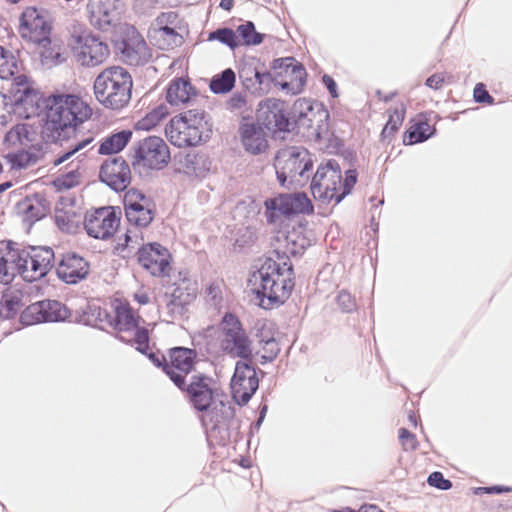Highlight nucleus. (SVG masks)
<instances>
[{
	"label": "nucleus",
	"instance_id": "1",
	"mask_svg": "<svg viewBox=\"0 0 512 512\" xmlns=\"http://www.w3.org/2000/svg\"><path fill=\"white\" fill-rule=\"evenodd\" d=\"M41 136L46 143L68 142L77 135L78 126L91 117L90 107L78 96L53 93L43 99Z\"/></svg>",
	"mask_w": 512,
	"mask_h": 512
},
{
	"label": "nucleus",
	"instance_id": "2",
	"mask_svg": "<svg viewBox=\"0 0 512 512\" xmlns=\"http://www.w3.org/2000/svg\"><path fill=\"white\" fill-rule=\"evenodd\" d=\"M272 255L265 258L249 279L253 294L265 309L283 304L295 285L294 268L287 250L274 249Z\"/></svg>",
	"mask_w": 512,
	"mask_h": 512
},
{
	"label": "nucleus",
	"instance_id": "3",
	"mask_svg": "<svg viewBox=\"0 0 512 512\" xmlns=\"http://www.w3.org/2000/svg\"><path fill=\"white\" fill-rule=\"evenodd\" d=\"M132 86L129 72L123 67L112 66L96 77L94 94L106 108L119 110L129 103Z\"/></svg>",
	"mask_w": 512,
	"mask_h": 512
},
{
	"label": "nucleus",
	"instance_id": "4",
	"mask_svg": "<svg viewBox=\"0 0 512 512\" xmlns=\"http://www.w3.org/2000/svg\"><path fill=\"white\" fill-rule=\"evenodd\" d=\"M274 167L280 186L296 189L308 183L313 169V160L307 149L291 147L277 153Z\"/></svg>",
	"mask_w": 512,
	"mask_h": 512
},
{
	"label": "nucleus",
	"instance_id": "5",
	"mask_svg": "<svg viewBox=\"0 0 512 512\" xmlns=\"http://www.w3.org/2000/svg\"><path fill=\"white\" fill-rule=\"evenodd\" d=\"M297 133H307L316 139H323L329 133V112L316 100L298 99L293 104Z\"/></svg>",
	"mask_w": 512,
	"mask_h": 512
},
{
	"label": "nucleus",
	"instance_id": "6",
	"mask_svg": "<svg viewBox=\"0 0 512 512\" xmlns=\"http://www.w3.org/2000/svg\"><path fill=\"white\" fill-rule=\"evenodd\" d=\"M220 331V348L224 354L240 360L253 359L252 340L236 315L225 313L220 322Z\"/></svg>",
	"mask_w": 512,
	"mask_h": 512
},
{
	"label": "nucleus",
	"instance_id": "7",
	"mask_svg": "<svg viewBox=\"0 0 512 512\" xmlns=\"http://www.w3.org/2000/svg\"><path fill=\"white\" fill-rule=\"evenodd\" d=\"M256 118L263 129H267L273 135L296 130L293 107L289 112L286 102L279 99L267 98L260 101Z\"/></svg>",
	"mask_w": 512,
	"mask_h": 512
},
{
	"label": "nucleus",
	"instance_id": "8",
	"mask_svg": "<svg viewBox=\"0 0 512 512\" xmlns=\"http://www.w3.org/2000/svg\"><path fill=\"white\" fill-rule=\"evenodd\" d=\"M341 180V166L335 159H328L321 163L310 183V191L315 200L322 204L332 201L337 203L338 186Z\"/></svg>",
	"mask_w": 512,
	"mask_h": 512
},
{
	"label": "nucleus",
	"instance_id": "9",
	"mask_svg": "<svg viewBox=\"0 0 512 512\" xmlns=\"http://www.w3.org/2000/svg\"><path fill=\"white\" fill-rule=\"evenodd\" d=\"M265 217L268 223H274L279 216L291 217L298 214L313 213V205L303 192L282 193L264 202Z\"/></svg>",
	"mask_w": 512,
	"mask_h": 512
},
{
	"label": "nucleus",
	"instance_id": "10",
	"mask_svg": "<svg viewBox=\"0 0 512 512\" xmlns=\"http://www.w3.org/2000/svg\"><path fill=\"white\" fill-rule=\"evenodd\" d=\"M72 49L77 61L82 66L95 67L102 64L109 56L108 44L91 31L72 35Z\"/></svg>",
	"mask_w": 512,
	"mask_h": 512
},
{
	"label": "nucleus",
	"instance_id": "11",
	"mask_svg": "<svg viewBox=\"0 0 512 512\" xmlns=\"http://www.w3.org/2000/svg\"><path fill=\"white\" fill-rule=\"evenodd\" d=\"M132 158L134 168L142 166L151 170H161L170 161V151L163 138L149 136L138 142Z\"/></svg>",
	"mask_w": 512,
	"mask_h": 512
},
{
	"label": "nucleus",
	"instance_id": "12",
	"mask_svg": "<svg viewBox=\"0 0 512 512\" xmlns=\"http://www.w3.org/2000/svg\"><path fill=\"white\" fill-rule=\"evenodd\" d=\"M19 32L24 39L33 43L43 42L51 36L53 19L44 8L30 6L25 8L19 18Z\"/></svg>",
	"mask_w": 512,
	"mask_h": 512
},
{
	"label": "nucleus",
	"instance_id": "13",
	"mask_svg": "<svg viewBox=\"0 0 512 512\" xmlns=\"http://www.w3.org/2000/svg\"><path fill=\"white\" fill-rule=\"evenodd\" d=\"M71 317V310L57 300H43L30 304L20 314L19 321L27 327L39 323L64 322Z\"/></svg>",
	"mask_w": 512,
	"mask_h": 512
},
{
	"label": "nucleus",
	"instance_id": "14",
	"mask_svg": "<svg viewBox=\"0 0 512 512\" xmlns=\"http://www.w3.org/2000/svg\"><path fill=\"white\" fill-rule=\"evenodd\" d=\"M123 205L126 219L131 225L146 228L154 219L155 204L153 200L136 188L127 190Z\"/></svg>",
	"mask_w": 512,
	"mask_h": 512
},
{
	"label": "nucleus",
	"instance_id": "15",
	"mask_svg": "<svg viewBox=\"0 0 512 512\" xmlns=\"http://www.w3.org/2000/svg\"><path fill=\"white\" fill-rule=\"evenodd\" d=\"M15 245L16 243L12 240L0 242V276L1 282L5 285L10 284L16 274L24 279V274L27 272L28 246L20 249Z\"/></svg>",
	"mask_w": 512,
	"mask_h": 512
},
{
	"label": "nucleus",
	"instance_id": "16",
	"mask_svg": "<svg viewBox=\"0 0 512 512\" xmlns=\"http://www.w3.org/2000/svg\"><path fill=\"white\" fill-rule=\"evenodd\" d=\"M120 212L114 207H99L87 212L84 228L90 237L107 240L111 238L120 225Z\"/></svg>",
	"mask_w": 512,
	"mask_h": 512
},
{
	"label": "nucleus",
	"instance_id": "17",
	"mask_svg": "<svg viewBox=\"0 0 512 512\" xmlns=\"http://www.w3.org/2000/svg\"><path fill=\"white\" fill-rule=\"evenodd\" d=\"M169 356L170 363L163 366V372L176 387H181L187 375L194 369L197 353L194 349L177 346L169 350Z\"/></svg>",
	"mask_w": 512,
	"mask_h": 512
},
{
	"label": "nucleus",
	"instance_id": "18",
	"mask_svg": "<svg viewBox=\"0 0 512 512\" xmlns=\"http://www.w3.org/2000/svg\"><path fill=\"white\" fill-rule=\"evenodd\" d=\"M211 380L205 374L192 375L189 383L184 380V385L177 387L184 392L191 406L198 412H209L215 404L214 391L209 385Z\"/></svg>",
	"mask_w": 512,
	"mask_h": 512
},
{
	"label": "nucleus",
	"instance_id": "19",
	"mask_svg": "<svg viewBox=\"0 0 512 512\" xmlns=\"http://www.w3.org/2000/svg\"><path fill=\"white\" fill-rule=\"evenodd\" d=\"M98 178L113 191L123 192L131 183V170L122 156H113L103 161Z\"/></svg>",
	"mask_w": 512,
	"mask_h": 512
},
{
	"label": "nucleus",
	"instance_id": "20",
	"mask_svg": "<svg viewBox=\"0 0 512 512\" xmlns=\"http://www.w3.org/2000/svg\"><path fill=\"white\" fill-rule=\"evenodd\" d=\"M90 24L103 32L115 28L120 21L119 0H88Z\"/></svg>",
	"mask_w": 512,
	"mask_h": 512
},
{
	"label": "nucleus",
	"instance_id": "21",
	"mask_svg": "<svg viewBox=\"0 0 512 512\" xmlns=\"http://www.w3.org/2000/svg\"><path fill=\"white\" fill-rule=\"evenodd\" d=\"M165 134L175 146L194 147L211 138L212 123L177 125L173 128L166 125Z\"/></svg>",
	"mask_w": 512,
	"mask_h": 512
},
{
	"label": "nucleus",
	"instance_id": "22",
	"mask_svg": "<svg viewBox=\"0 0 512 512\" xmlns=\"http://www.w3.org/2000/svg\"><path fill=\"white\" fill-rule=\"evenodd\" d=\"M138 263L151 275L162 277L168 274L171 254L157 242L143 245L137 252Z\"/></svg>",
	"mask_w": 512,
	"mask_h": 512
},
{
	"label": "nucleus",
	"instance_id": "23",
	"mask_svg": "<svg viewBox=\"0 0 512 512\" xmlns=\"http://www.w3.org/2000/svg\"><path fill=\"white\" fill-rule=\"evenodd\" d=\"M89 263L75 252L60 254L56 266V274L66 284H77L89 274Z\"/></svg>",
	"mask_w": 512,
	"mask_h": 512
},
{
	"label": "nucleus",
	"instance_id": "24",
	"mask_svg": "<svg viewBox=\"0 0 512 512\" xmlns=\"http://www.w3.org/2000/svg\"><path fill=\"white\" fill-rule=\"evenodd\" d=\"M28 263L27 272L24 274V280L34 282L45 277L54 265L56 254L49 246H28Z\"/></svg>",
	"mask_w": 512,
	"mask_h": 512
},
{
	"label": "nucleus",
	"instance_id": "25",
	"mask_svg": "<svg viewBox=\"0 0 512 512\" xmlns=\"http://www.w3.org/2000/svg\"><path fill=\"white\" fill-rule=\"evenodd\" d=\"M117 49L124 62L132 66L144 65L151 58V53L145 40L135 30L130 37L123 38L117 44Z\"/></svg>",
	"mask_w": 512,
	"mask_h": 512
},
{
	"label": "nucleus",
	"instance_id": "26",
	"mask_svg": "<svg viewBox=\"0 0 512 512\" xmlns=\"http://www.w3.org/2000/svg\"><path fill=\"white\" fill-rule=\"evenodd\" d=\"M174 285L175 288L166 304L167 314L171 319L183 317L187 312V306L196 298V288L190 280L183 278L180 283Z\"/></svg>",
	"mask_w": 512,
	"mask_h": 512
},
{
	"label": "nucleus",
	"instance_id": "27",
	"mask_svg": "<svg viewBox=\"0 0 512 512\" xmlns=\"http://www.w3.org/2000/svg\"><path fill=\"white\" fill-rule=\"evenodd\" d=\"M239 135L245 151L252 155L264 153L269 146L267 135L258 122L241 123Z\"/></svg>",
	"mask_w": 512,
	"mask_h": 512
},
{
	"label": "nucleus",
	"instance_id": "28",
	"mask_svg": "<svg viewBox=\"0 0 512 512\" xmlns=\"http://www.w3.org/2000/svg\"><path fill=\"white\" fill-rule=\"evenodd\" d=\"M177 26H154L148 31L150 42L161 50H169L181 46L183 36L177 32Z\"/></svg>",
	"mask_w": 512,
	"mask_h": 512
},
{
	"label": "nucleus",
	"instance_id": "29",
	"mask_svg": "<svg viewBox=\"0 0 512 512\" xmlns=\"http://www.w3.org/2000/svg\"><path fill=\"white\" fill-rule=\"evenodd\" d=\"M197 93L196 88L188 78H178L171 81L166 90V101L175 106L188 103Z\"/></svg>",
	"mask_w": 512,
	"mask_h": 512
},
{
	"label": "nucleus",
	"instance_id": "30",
	"mask_svg": "<svg viewBox=\"0 0 512 512\" xmlns=\"http://www.w3.org/2000/svg\"><path fill=\"white\" fill-rule=\"evenodd\" d=\"M230 387L234 401L239 406H245L259 387L257 371H252L251 376L245 379V381L230 382Z\"/></svg>",
	"mask_w": 512,
	"mask_h": 512
},
{
	"label": "nucleus",
	"instance_id": "31",
	"mask_svg": "<svg viewBox=\"0 0 512 512\" xmlns=\"http://www.w3.org/2000/svg\"><path fill=\"white\" fill-rule=\"evenodd\" d=\"M36 44L41 47L40 58L43 66L52 68L66 60L64 56L65 48L57 41H52L50 36L47 37V40L36 42Z\"/></svg>",
	"mask_w": 512,
	"mask_h": 512
},
{
	"label": "nucleus",
	"instance_id": "32",
	"mask_svg": "<svg viewBox=\"0 0 512 512\" xmlns=\"http://www.w3.org/2000/svg\"><path fill=\"white\" fill-rule=\"evenodd\" d=\"M132 131L123 129L104 138L98 148L100 155H113L121 152L132 138Z\"/></svg>",
	"mask_w": 512,
	"mask_h": 512
},
{
	"label": "nucleus",
	"instance_id": "33",
	"mask_svg": "<svg viewBox=\"0 0 512 512\" xmlns=\"http://www.w3.org/2000/svg\"><path fill=\"white\" fill-rule=\"evenodd\" d=\"M187 173L194 174L197 177H203L211 169V161L205 153L190 151L180 160Z\"/></svg>",
	"mask_w": 512,
	"mask_h": 512
},
{
	"label": "nucleus",
	"instance_id": "34",
	"mask_svg": "<svg viewBox=\"0 0 512 512\" xmlns=\"http://www.w3.org/2000/svg\"><path fill=\"white\" fill-rule=\"evenodd\" d=\"M139 324V318L136 317L128 305H118L115 308V315L112 321V327L119 331L133 330Z\"/></svg>",
	"mask_w": 512,
	"mask_h": 512
},
{
	"label": "nucleus",
	"instance_id": "35",
	"mask_svg": "<svg viewBox=\"0 0 512 512\" xmlns=\"http://www.w3.org/2000/svg\"><path fill=\"white\" fill-rule=\"evenodd\" d=\"M435 132V127L430 126L427 121H419L413 124L410 129L405 132L403 143L405 145L422 143L431 138Z\"/></svg>",
	"mask_w": 512,
	"mask_h": 512
},
{
	"label": "nucleus",
	"instance_id": "36",
	"mask_svg": "<svg viewBox=\"0 0 512 512\" xmlns=\"http://www.w3.org/2000/svg\"><path fill=\"white\" fill-rule=\"evenodd\" d=\"M235 83L236 74L234 70L226 68L211 78L209 88L214 94H226L233 90Z\"/></svg>",
	"mask_w": 512,
	"mask_h": 512
},
{
	"label": "nucleus",
	"instance_id": "37",
	"mask_svg": "<svg viewBox=\"0 0 512 512\" xmlns=\"http://www.w3.org/2000/svg\"><path fill=\"white\" fill-rule=\"evenodd\" d=\"M261 68H258L256 76L252 78V86H247L246 90L252 94H261L268 92L275 81L270 68L261 60Z\"/></svg>",
	"mask_w": 512,
	"mask_h": 512
},
{
	"label": "nucleus",
	"instance_id": "38",
	"mask_svg": "<svg viewBox=\"0 0 512 512\" xmlns=\"http://www.w3.org/2000/svg\"><path fill=\"white\" fill-rule=\"evenodd\" d=\"M22 306V295L19 292L3 293L0 301V318L5 320L13 319Z\"/></svg>",
	"mask_w": 512,
	"mask_h": 512
},
{
	"label": "nucleus",
	"instance_id": "39",
	"mask_svg": "<svg viewBox=\"0 0 512 512\" xmlns=\"http://www.w3.org/2000/svg\"><path fill=\"white\" fill-rule=\"evenodd\" d=\"M102 313L103 309L97 303L87 302L84 307L76 311L74 322L98 328L97 323L101 320Z\"/></svg>",
	"mask_w": 512,
	"mask_h": 512
},
{
	"label": "nucleus",
	"instance_id": "40",
	"mask_svg": "<svg viewBox=\"0 0 512 512\" xmlns=\"http://www.w3.org/2000/svg\"><path fill=\"white\" fill-rule=\"evenodd\" d=\"M204 123H211L209 115L204 110L190 109L171 118L167 125L173 128L177 125H200Z\"/></svg>",
	"mask_w": 512,
	"mask_h": 512
},
{
	"label": "nucleus",
	"instance_id": "41",
	"mask_svg": "<svg viewBox=\"0 0 512 512\" xmlns=\"http://www.w3.org/2000/svg\"><path fill=\"white\" fill-rule=\"evenodd\" d=\"M236 32L240 40V45L248 47L260 45L265 38V34L258 32L252 21H245L243 24L237 26Z\"/></svg>",
	"mask_w": 512,
	"mask_h": 512
},
{
	"label": "nucleus",
	"instance_id": "42",
	"mask_svg": "<svg viewBox=\"0 0 512 512\" xmlns=\"http://www.w3.org/2000/svg\"><path fill=\"white\" fill-rule=\"evenodd\" d=\"M279 77H275L272 85L279 86L287 94L296 95L303 91L306 84L307 72L305 67L296 68V75L290 76V80L278 81Z\"/></svg>",
	"mask_w": 512,
	"mask_h": 512
},
{
	"label": "nucleus",
	"instance_id": "43",
	"mask_svg": "<svg viewBox=\"0 0 512 512\" xmlns=\"http://www.w3.org/2000/svg\"><path fill=\"white\" fill-rule=\"evenodd\" d=\"M260 65L261 59L255 56H247L239 61L238 75L245 89L252 86V78L256 76L258 68H261Z\"/></svg>",
	"mask_w": 512,
	"mask_h": 512
},
{
	"label": "nucleus",
	"instance_id": "44",
	"mask_svg": "<svg viewBox=\"0 0 512 512\" xmlns=\"http://www.w3.org/2000/svg\"><path fill=\"white\" fill-rule=\"evenodd\" d=\"M168 108L164 105H158L152 111L134 124V129L139 131H150L156 127L167 115Z\"/></svg>",
	"mask_w": 512,
	"mask_h": 512
},
{
	"label": "nucleus",
	"instance_id": "45",
	"mask_svg": "<svg viewBox=\"0 0 512 512\" xmlns=\"http://www.w3.org/2000/svg\"><path fill=\"white\" fill-rule=\"evenodd\" d=\"M304 67V65L295 60L294 57L276 58L271 62L270 71L273 70L274 77H290L296 75V68Z\"/></svg>",
	"mask_w": 512,
	"mask_h": 512
},
{
	"label": "nucleus",
	"instance_id": "46",
	"mask_svg": "<svg viewBox=\"0 0 512 512\" xmlns=\"http://www.w3.org/2000/svg\"><path fill=\"white\" fill-rule=\"evenodd\" d=\"M209 41H219L220 43L226 45L232 50H235L240 46V40L237 36L236 30L234 31L229 27H220L215 29L214 31L208 34Z\"/></svg>",
	"mask_w": 512,
	"mask_h": 512
},
{
	"label": "nucleus",
	"instance_id": "47",
	"mask_svg": "<svg viewBox=\"0 0 512 512\" xmlns=\"http://www.w3.org/2000/svg\"><path fill=\"white\" fill-rule=\"evenodd\" d=\"M5 159L11 165V169H25L38 161V155L33 152L21 150L5 155Z\"/></svg>",
	"mask_w": 512,
	"mask_h": 512
},
{
	"label": "nucleus",
	"instance_id": "48",
	"mask_svg": "<svg viewBox=\"0 0 512 512\" xmlns=\"http://www.w3.org/2000/svg\"><path fill=\"white\" fill-rule=\"evenodd\" d=\"M18 72V60L13 52L0 46V78L9 79Z\"/></svg>",
	"mask_w": 512,
	"mask_h": 512
},
{
	"label": "nucleus",
	"instance_id": "49",
	"mask_svg": "<svg viewBox=\"0 0 512 512\" xmlns=\"http://www.w3.org/2000/svg\"><path fill=\"white\" fill-rule=\"evenodd\" d=\"M214 407L209 412L210 421L213 424V426L219 425L221 422L230 421L235 416V407L233 406H225V404L222 401H219L217 404H213Z\"/></svg>",
	"mask_w": 512,
	"mask_h": 512
},
{
	"label": "nucleus",
	"instance_id": "50",
	"mask_svg": "<svg viewBox=\"0 0 512 512\" xmlns=\"http://www.w3.org/2000/svg\"><path fill=\"white\" fill-rule=\"evenodd\" d=\"M387 112L389 118L388 121H386V129L390 128L392 132H396L404 121L406 107L404 103H397L394 106H390Z\"/></svg>",
	"mask_w": 512,
	"mask_h": 512
},
{
	"label": "nucleus",
	"instance_id": "51",
	"mask_svg": "<svg viewBox=\"0 0 512 512\" xmlns=\"http://www.w3.org/2000/svg\"><path fill=\"white\" fill-rule=\"evenodd\" d=\"M358 178L357 170L349 168L345 171V178L340 180L338 186L337 203H340L353 190Z\"/></svg>",
	"mask_w": 512,
	"mask_h": 512
},
{
	"label": "nucleus",
	"instance_id": "52",
	"mask_svg": "<svg viewBox=\"0 0 512 512\" xmlns=\"http://www.w3.org/2000/svg\"><path fill=\"white\" fill-rule=\"evenodd\" d=\"M79 176L80 173L78 169H74L67 173L57 176L53 180L52 185L55 187L57 191L69 190L79 184Z\"/></svg>",
	"mask_w": 512,
	"mask_h": 512
},
{
	"label": "nucleus",
	"instance_id": "53",
	"mask_svg": "<svg viewBox=\"0 0 512 512\" xmlns=\"http://www.w3.org/2000/svg\"><path fill=\"white\" fill-rule=\"evenodd\" d=\"M252 371H256L255 364L253 363V359L250 361L239 360L235 364L234 374L231 378V382H240L245 381L249 376H251Z\"/></svg>",
	"mask_w": 512,
	"mask_h": 512
},
{
	"label": "nucleus",
	"instance_id": "54",
	"mask_svg": "<svg viewBox=\"0 0 512 512\" xmlns=\"http://www.w3.org/2000/svg\"><path fill=\"white\" fill-rule=\"evenodd\" d=\"M93 141V137H88L82 140L77 141L76 143H73L70 145V148L64 152L62 155L58 156L54 161V166H59L68 159H70L73 155H75L77 152L85 148L87 145H89Z\"/></svg>",
	"mask_w": 512,
	"mask_h": 512
},
{
	"label": "nucleus",
	"instance_id": "55",
	"mask_svg": "<svg viewBox=\"0 0 512 512\" xmlns=\"http://www.w3.org/2000/svg\"><path fill=\"white\" fill-rule=\"evenodd\" d=\"M379 231V222L376 221L375 213L373 212L370 219V224L365 227L364 238L369 249L377 248V236Z\"/></svg>",
	"mask_w": 512,
	"mask_h": 512
},
{
	"label": "nucleus",
	"instance_id": "56",
	"mask_svg": "<svg viewBox=\"0 0 512 512\" xmlns=\"http://www.w3.org/2000/svg\"><path fill=\"white\" fill-rule=\"evenodd\" d=\"M337 304L342 312L351 313L356 309L355 299L346 290H342L336 297Z\"/></svg>",
	"mask_w": 512,
	"mask_h": 512
},
{
	"label": "nucleus",
	"instance_id": "57",
	"mask_svg": "<svg viewBox=\"0 0 512 512\" xmlns=\"http://www.w3.org/2000/svg\"><path fill=\"white\" fill-rule=\"evenodd\" d=\"M427 483L430 486L443 491L452 488V482L449 479H446L444 475L439 471L432 472L427 478Z\"/></svg>",
	"mask_w": 512,
	"mask_h": 512
},
{
	"label": "nucleus",
	"instance_id": "58",
	"mask_svg": "<svg viewBox=\"0 0 512 512\" xmlns=\"http://www.w3.org/2000/svg\"><path fill=\"white\" fill-rule=\"evenodd\" d=\"M293 235H288L286 237L287 240V252L290 256L296 257L301 256L306 249V240L305 238H300V243L297 239H293Z\"/></svg>",
	"mask_w": 512,
	"mask_h": 512
},
{
	"label": "nucleus",
	"instance_id": "59",
	"mask_svg": "<svg viewBox=\"0 0 512 512\" xmlns=\"http://www.w3.org/2000/svg\"><path fill=\"white\" fill-rule=\"evenodd\" d=\"M259 343L263 344L264 353L276 359L280 353V346L273 336H264L259 339Z\"/></svg>",
	"mask_w": 512,
	"mask_h": 512
},
{
	"label": "nucleus",
	"instance_id": "60",
	"mask_svg": "<svg viewBox=\"0 0 512 512\" xmlns=\"http://www.w3.org/2000/svg\"><path fill=\"white\" fill-rule=\"evenodd\" d=\"M399 440L404 448V450L412 451L415 450L418 446V441L413 433H411L406 428H401L399 430Z\"/></svg>",
	"mask_w": 512,
	"mask_h": 512
},
{
	"label": "nucleus",
	"instance_id": "61",
	"mask_svg": "<svg viewBox=\"0 0 512 512\" xmlns=\"http://www.w3.org/2000/svg\"><path fill=\"white\" fill-rule=\"evenodd\" d=\"M246 103V96L241 92H236L226 101V109L231 112L239 111L246 106Z\"/></svg>",
	"mask_w": 512,
	"mask_h": 512
},
{
	"label": "nucleus",
	"instance_id": "62",
	"mask_svg": "<svg viewBox=\"0 0 512 512\" xmlns=\"http://www.w3.org/2000/svg\"><path fill=\"white\" fill-rule=\"evenodd\" d=\"M28 130L25 126H16L9 130L4 138L5 142L15 143L16 141L22 143V139H28Z\"/></svg>",
	"mask_w": 512,
	"mask_h": 512
},
{
	"label": "nucleus",
	"instance_id": "63",
	"mask_svg": "<svg viewBox=\"0 0 512 512\" xmlns=\"http://www.w3.org/2000/svg\"><path fill=\"white\" fill-rule=\"evenodd\" d=\"M474 100L477 103L493 104L494 98L489 94L483 83L476 84L473 92Z\"/></svg>",
	"mask_w": 512,
	"mask_h": 512
},
{
	"label": "nucleus",
	"instance_id": "64",
	"mask_svg": "<svg viewBox=\"0 0 512 512\" xmlns=\"http://www.w3.org/2000/svg\"><path fill=\"white\" fill-rule=\"evenodd\" d=\"M37 94L30 87L24 88L22 91H18L15 95V104L16 105H24L28 102L31 104L36 101Z\"/></svg>",
	"mask_w": 512,
	"mask_h": 512
}]
</instances>
